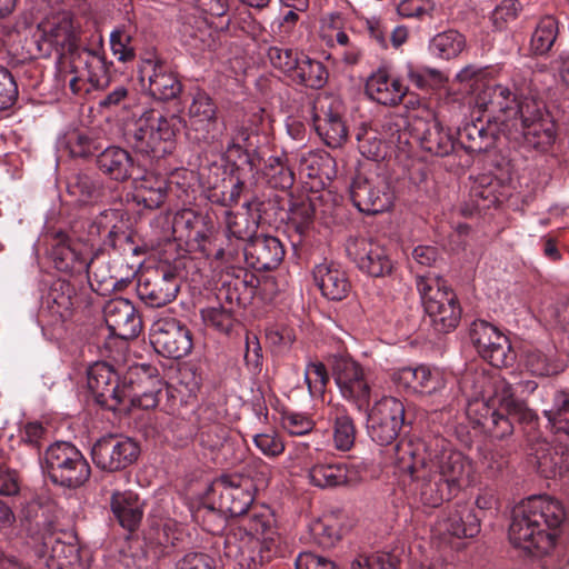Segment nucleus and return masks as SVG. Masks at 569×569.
Listing matches in <instances>:
<instances>
[{
  "label": "nucleus",
  "instance_id": "nucleus-1",
  "mask_svg": "<svg viewBox=\"0 0 569 569\" xmlns=\"http://www.w3.org/2000/svg\"><path fill=\"white\" fill-rule=\"evenodd\" d=\"M395 450L398 469L410 476V493L425 507L441 506L472 482V461L443 438L428 442L401 440Z\"/></svg>",
  "mask_w": 569,
  "mask_h": 569
},
{
  "label": "nucleus",
  "instance_id": "nucleus-2",
  "mask_svg": "<svg viewBox=\"0 0 569 569\" xmlns=\"http://www.w3.org/2000/svg\"><path fill=\"white\" fill-rule=\"evenodd\" d=\"M183 127L187 137L196 142L209 143L218 138V106L209 93L197 90L191 96L187 120L179 114H142L134 123L130 141L140 152L162 157L171 151L173 141Z\"/></svg>",
  "mask_w": 569,
  "mask_h": 569
},
{
  "label": "nucleus",
  "instance_id": "nucleus-3",
  "mask_svg": "<svg viewBox=\"0 0 569 569\" xmlns=\"http://www.w3.org/2000/svg\"><path fill=\"white\" fill-rule=\"evenodd\" d=\"M33 41L40 57L52 53H70V69L73 77L69 87L74 94L101 90L109 86L110 77L103 52L99 49L78 48V27L69 11H59L44 17L33 33Z\"/></svg>",
  "mask_w": 569,
  "mask_h": 569
},
{
  "label": "nucleus",
  "instance_id": "nucleus-4",
  "mask_svg": "<svg viewBox=\"0 0 569 569\" xmlns=\"http://www.w3.org/2000/svg\"><path fill=\"white\" fill-rule=\"evenodd\" d=\"M276 520L268 508H253L239 520L226 539V555L241 569L269 561L278 550Z\"/></svg>",
  "mask_w": 569,
  "mask_h": 569
},
{
  "label": "nucleus",
  "instance_id": "nucleus-5",
  "mask_svg": "<svg viewBox=\"0 0 569 569\" xmlns=\"http://www.w3.org/2000/svg\"><path fill=\"white\" fill-rule=\"evenodd\" d=\"M467 416L496 438L512 433L513 427L509 417L519 421L533 419L532 411L525 401L515 398L512 386L505 379H497L493 382V393L489 398L470 400Z\"/></svg>",
  "mask_w": 569,
  "mask_h": 569
},
{
  "label": "nucleus",
  "instance_id": "nucleus-6",
  "mask_svg": "<svg viewBox=\"0 0 569 569\" xmlns=\"http://www.w3.org/2000/svg\"><path fill=\"white\" fill-rule=\"evenodd\" d=\"M501 134L526 149L546 151L556 140V128L543 106L525 97L517 117L505 121Z\"/></svg>",
  "mask_w": 569,
  "mask_h": 569
},
{
  "label": "nucleus",
  "instance_id": "nucleus-7",
  "mask_svg": "<svg viewBox=\"0 0 569 569\" xmlns=\"http://www.w3.org/2000/svg\"><path fill=\"white\" fill-rule=\"evenodd\" d=\"M416 282L433 328L439 332L453 330L461 318V308L455 292L448 288L441 277L435 273L419 274Z\"/></svg>",
  "mask_w": 569,
  "mask_h": 569
},
{
  "label": "nucleus",
  "instance_id": "nucleus-8",
  "mask_svg": "<svg viewBox=\"0 0 569 569\" xmlns=\"http://www.w3.org/2000/svg\"><path fill=\"white\" fill-rule=\"evenodd\" d=\"M42 468L53 483L70 489L83 486L91 475L90 465L81 451L67 441L48 447Z\"/></svg>",
  "mask_w": 569,
  "mask_h": 569
},
{
  "label": "nucleus",
  "instance_id": "nucleus-9",
  "mask_svg": "<svg viewBox=\"0 0 569 569\" xmlns=\"http://www.w3.org/2000/svg\"><path fill=\"white\" fill-rule=\"evenodd\" d=\"M405 405L395 397H382L375 402L367 418L368 435L380 446L392 443L405 425Z\"/></svg>",
  "mask_w": 569,
  "mask_h": 569
},
{
  "label": "nucleus",
  "instance_id": "nucleus-10",
  "mask_svg": "<svg viewBox=\"0 0 569 569\" xmlns=\"http://www.w3.org/2000/svg\"><path fill=\"white\" fill-rule=\"evenodd\" d=\"M150 341L158 353L171 359L188 356L193 347L191 331L171 316H160L153 321Z\"/></svg>",
  "mask_w": 569,
  "mask_h": 569
},
{
  "label": "nucleus",
  "instance_id": "nucleus-11",
  "mask_svg": "<svg viewBox=\"0 0 569 569\" xmlns=\"http://www.w3.org/2000/svg\"><path fill=\"white\" fill-rule=\"evenodd\" d=\"M523 98L517 96L509 87L501 83L488 82L477 92L475 106L487 113L486 122H495L497 130L502 133V127L508 119H515Z\"/></svg>",
  "mask_w": 569,
  "mask_h": 569
},
{
  "label": "nucleus",
  "instance_id": "nucleus-12",
  "mask_svg": "<svg viewBox=\"0 0 569 569\" xmlns=\"http://www.w3.org/2000/svg\"><path fill=\"white\" fill-rule=\"evenodd\" d=\"M509 539L515 547L536 555H549L557 549L556 535L547 532L520 505L513 510Z\"/></svg>",
  "mask_w": 569,
  "mask_h": 569
},
{
  "label": "nucleus",
  "instance_id": "nucleus-13",
  "mask_svg": "<svg viewBox=\"0 0 569 569\" xmlns=\"http://www.w3.org/2000/svg\"><path fill=\"white\" fill-rule=\"evenodd\" d=\"M140 455L139 443L129 437L107 436L94 442L91 458L94 466L106 472H116L133 465Z\"/></svg>",
  "mask_w": 569,
  "mask_h": 569
},
{
  "label": "nucleus",
  "instance_id": "nucleus-14",
  "mask_svg": "<svg viewBox=\"0 0 569 569\" xmlns=\"http://www.w3.org/2000/svg\"><path fill=\"white\" fill-rule=\"evenodd\" d=\"M350 197L355 207L367 214L387 211L395 199L388 181L379 174L357 176L350 186Z\"/></svg>",
  "mask_w": 569,
  "mask_h": 569
},
{
  "label": "nucleus",
  "instance_id": "nucleus-15",
  "mask_svg": "<svg viewBox=\"0 0 569 569\" xmlns=\"http://www.w3.org/2000/svg\"><path fill=\"white\" fill-rule=\"evenodd\" d=\"M332 375L345 399L352 401L359 410L368 406L371 390L369 377L357 361L347 357H336Z\"/></svg>",
  "mask_w": 569,
  "mask_h": 569
},
{
  "label": "nucleus",
  "instance_id": "nucleus-16",
  "mask_svg": "<svg viewBox=\"0 0 569 569\" xmlns=\"http://www.w3.org/2000/svg\"><path fill=\"white\" fill-rule=\"evenodd\" d=\"M470 338L480 356L493 367H507L515 360L509 339L491 323L478 320L471 325Z\"/></svg>",
  "mask_w": 569,
  "mask_h": 569
},
{
  "label": "nucleus",
  "instance_id": "nucleus-17",
  "mask_svg": "<svg viewBox=\"0 0 569 569\" xmlns=\"http://www.w3.org/2000/svg\"><path fill=\"white\" fill-rule=\"evenodd\" d=\"M348 256L357 267L371 277H383L392 271V261L379 242L367 238H356L347 244Z\"/></svg>",
  "mask_w": 569,
  "mask_h": 569
},
{
  "label": "nucleus",
  "instance_id": "nucleus-18",
  "mask_svg": "<svg viewBox=\"0 0 569 569\" xmlns=\"http://www.w3.org/2000/svg\"><path fill=\"white\" fill-rule=\"evenodd\" d=\"M88 387L99 403L116 409L127 397V386L119 385L118 375L106 362H96L88 370Z\"/></svg>",
  "mask_w": 569,
  "mask_h": 569
},
{
  "label": "nucleus",
  "instance_id": "nucleus-19",
  "mask_svg": "<svg viewBox=\"0 0 569 569\" xmlns=\"http://www.w3.org/2000/svg\"><path fill=\"white\" fill-rule=\"evenodd\" d=\"M219 509L231 517H242L249 512L254 500V487L250 479L222 477L220 480Z\"/></svg>",
  "mask_w": 569,
  "mask_h": 569
},
{
  "label": "nucleus",
  "instance_id": "nucleus-20",
  "mask_svg": "<svg viewBox=\"0 0 569 569\" xmlns=\"http://www.w3.org/2000/svg\"><path fill=\"white\" fill-rule=\"evenodd\" d=\"M103 317L110 333L121 339L136 338L142 321L134 306L123 298L111 299L104 305Z\"/></svg>",
  "mask_w": 569,
  "mask_h": 569
},
{
  "label": "nucleus",
  "instance_id": "nucleus-21",
  "mask_svg": "<svg viewBox=\"0 0 569 569\" xmlns=\"http://www.w3.org/2000/svg\"><path fill=\"white\" fill-rule=\"evenodd\" d=\"M480 530L478 517L466 505L448 509L435 523L433 531L447 540L449 538H471Z\"/></svg>",
  "mask_w": 569,
  "mask_h": 569
},
{
  "label": "nucleus",
  "instance_id": "nucleus-22",
  "mask_svg": "<svg viewBox=\"0 0 569 569\" xmlns=\"http://www.w3.org/2000/svg\"><path fill=\"white\" fill-rule=\"evenodd\" d=\"M179 289V280L174 273L162 271L143 277L138 284V295L146 305L160 308L173 301Z\"/></svg>",
  "mask_w": 569,
  "mask_h": 569
},
{
  "label": "nucleus",
  "instance_id": "nucleus-23",
  "mask_svg": "<svg viewBox=\"0 0 569 569\" xmlns=\"http://www.w3.org/2000/svg\"><path fill=\"white\" fill-rule=\"evenodd\" d=\"M243 256L249 267L266 271L279 266L284 257V249L278 238L260 234L243 246Z\"/></svg>",
  "mask_w": 569,
  "mask_h": 569
},
{
  "label": "nucleus",
  "instance_id": "nucleus-24",
  "mask_svg": "<svg viewBox=\"0 0 569 569\" xmlns=\"http://www.w3.org/2000/svg\"><path fill=\"white\" fill-rule=\"evenodd\" d=\"M392 379L405 389L428 395L437 392L446 386L443 372L427 366L403 367L393 372Z\"/></svg>",
  "mask_w": 569,
  "mask_h": 569
},
{
  "label": "nucleus",
  "instance_id": "nucleus-25",
  "mask_svg": "<svg viewBox=\"0 0 569 569\" xmlns=\"http://www.w3.org/2000/svg\"><path fill=\"white\" fill-rule=\"evenodd\" d=\"M408 92L397 77H391L386 69H378L369 76L366 82L367 96L383 106L396 107L400 104Z\"/></svg>",
  "mask_w": 569,
  "mask_h": 569
},
{
  "label": "nucleus",
  "instance_id": "nucleus-26",
  "mask_svg": "<svg viewBox=\"0 0 569 569\" xmlns=\"http://www.w3.org/2000/svg\"><path fill=\"white\" fill-rule=\"evenodd\" d=\"M133 180L132 200L137 206L146 209L159 208L167 196V180L164 177L152 171L136 172Z\"/></svg>",
  "mask_w": 569,
  "mask_h": 569
},
{
  "label": "nucleus",
  "instance_id": "nucleus-27",
  "mask_svg": "<svg viewBox=\"0 0 569 569\" xmlns=\"http://www.w3.org/2000/svg\"><path fill=\"white\" fill-rule=\"evenodd\" d=\"M313 280L323 297L340 301L351 289L346 271L336 262L323 261L313 268Z\"/></svg>",
  "mask_w": 569,
  "mask_h": 569
},
{
  "label": "nucleus",
  "instance_id": "nucleus-28",
  "mask_svg": "<svg viewBox=\"0 0 569 569\" xmlns=\"http://www.w3.org/2000/svg\"><path fill=\"white\" fill-rule=\"evenodd\" d=\"M309 482L321 489L348 486L358 481L357 471L343 462L322 461L308 471Z\"/></svg>",
  "mask_w": 569,
  "mask_h": 569
},
{
  "label": "nucleus",
  "instance_id": "nucleus-29",
  "mask_svg": "<svg viewBox=\"0 0 569 569\" xmlns=\"http://www.w3.org/2000/svg\"><path fill=\"white\" fill-rule=\"evenodd\" d=\"M159 378L148 376L147 370L141 367L130 372V386H127V397L132 407L152 409L159 402L161 390Z\"/></svg>",
  "mask_w": 569,
  "mask_h": 569
},
{
  "label": "nucleus",
  "instance_id": "nucleus-30",
  "mask_svg": "<svg viewBox=\"0 0 569 569\" xmlns=\"http://www.w3.org/2000/svg\"><path fill=\"white\" fill-rule=\"evenodd\" d=\"M99 170L114 181H126L141 172V167L136 162L129 151L120 147H109L97 158Z\"/></svg>",
  "mask_w": 569,
  "mask_h": 569
},
{
  "label": "nucleus",
  "instance_id": "nucleus-31",
  "mask_svg": "<svg viewBox=\"0 0 569 569\" xmlns=\"http://www.w3.org/2000/svg\"><path fill=\"white\" fill-rule=\"evenodd\" d=\"M520 506L525 512L533 517L547 532L557 536V529L563 522L566 513L561 502L546 495L532 496L522 501Z\"/></svg>",
  "mask_w": 569,
  "mask_h": 569
},
{
  "label": "nucleus",
  "instance_id": "nucleus-32",
  "mask_svg": "<svg viewBox=\"0 0 569 569\" xmlns=\"http://www.w3.org/2000/svg\"><path fill=\"white\" fill-rule=\"evenodd\" d=\"M110 507L120 526L133 531L142 520L143 502L132 490H114L110 498Z\"/></svg>",
  "mask_w": 569,
  "mask_h": 569
},
{
  "label": "nucleus",
  "instance_id": "nucleus-33",
  "mask_svg": "<svg viewBox=\"0 0 569 569\" xmlns=\"http://www.w3.org/2000/svg\"><path fill=\"white\" fill-rule=\"evenodd\" d=\"M337 107L331 103L322 114H316L313 118L318 136L331 148L340 147L348 137L347 127Z\"/></svg>",
  "mask_w": 569,
  "mask_h": 569
},
{
  "label": "nucleus",
  "instance_id": "nucleus-34",
  "mask_svg": "<svg viewBox=\"0 0 569 569\" xmlns=\"http://www.w3.org/2000/svg\"><path fill=\"white\" fill-rule=\"evenodd\" d=\"M181 537L179 523L173 519H163L153 523L146 533L147 547L159 558L169 552Z\"/></svg>",
  "mask_w": 569,
  "mask_h": 569
},
{
  "label": "nucleus",
  "instance_id": "nucleus-35",
  "mask_svg": "<svg viewBox=\"0 0 569 569\" xmlns=\"http://www.w3.org/2000/svg\"><path fill=\"white\" fill-rule=\"evenodd\" d=\"M148 80L150 94L159 100L174 99L182 90V84L176 73L163 63H153L151 66Z\"/></svg>",
  "mask_w": 569,
  "mask_h": 569
},
{
  "label": "nucleus",
  "instance_id": "nucleus-36",
  "mask_svg": "<svg viewBox=\"0 0 569 569\" xmlns=\"http://www.w3.org/2000/svg\"><path fill=\"white\" fill-rule=\"evenodd\" d=\"M28 511L32 513L36 526L51 536L59 529L62 510L48 496H38L28 503Z\"/></svg>",
  "mask_w": 569,
  "mask_h": 569
},
{
  "label": "nucleus",
  "instance_id": "nucleus-37",
  "mask_svg": "<svg viewBox=\"0 0 569 569\" xmlns=\"http://www.w3.org/2000/svg\"><path fill=\"white\" fill-rule=\"evenodd\" d=\"M498 179L490 174L478 176L470 187V200L475 210L482 211L500 203L505 199Z\"/></svg>",
  "mask_w": 569,
  "mask_h": 569
},
{
  "label": "nucleus",
  "instance_id": "nucleus-38",
  "mask_svg": "<svg viewBox=\"0 0 569 569\" xmlns=\"http://www.w3.org/2000/svg\"><path fill=\"white\" fill-rule=\"evenodd\" d=\"M525 367L533 376L549 377L565 370L566 362L561 359L553 347L545 350L535 349L526 352Z\"/></svg>",
  "mask_w": 569,
  "mask_h": 569
},
{
  "label": "nucleus",
  "instance_id": "nucleus-39",
  "mask_svg": "<svg viewBox=\"0 0 569 569\" xmlns=\"http://www.w3.org/2000/svg\"><path fill=\"white\" fill-rule=\"evenodd\" d=\"M458 141L469 152H483L495 144L496 131L478 118L458 130Z\"/></svg>",
  "mask_w": 569,
  "mask_h": 569
},
{
  "label": "nucleus",
  "instance_id": "nucleus-40",
  "mask_svg": "<svg viewBox=\"0 0 569 569\" xmlns=\"http://www.w3.org/2000/svg\"><path fill=\"white\" fill-rule=\"evenodd\" d=\"M299 172L310 179H332L336 176V160L326 151H308L299 159Z\"/></svg>",
  "mask_w": 569,
  "mask_h": 569
},
{
  "label": "nucleus",
  "instance_id": "nucleus-41",
  "mask_svg": "<svg viewBox=\"0 0 569 569\" xmlns=\"http://www.w3.org/2000/svg\"><path fill=\"white\" fill-rule=\"evenodd\" d=\"M242 208L243 211L237 213L226 211V226L229 236L247 243L256 237L259 216L251 212L250 202H246Z\"/></svg>",
  "mask_w": 569,
  "mask_h": 569
},
{
  "label": "nucleus",
  "instance_id": "nucleus-42",
  "mask_svg": "<svg viewBox=\"0 0 569 569\" xmlns=\"http://www.w3.org/2000/svg\"><path fill=\"white\" fill-rule=\"evenodd\" d=\"M332 422V440L339 451H349L356 440L357 429L352 417L345 408L336 407L330 413Z\"/></svg>",
  "mask_w": 569,
  "mask_h": 569
},
{
  "label": "nucleus",
  "instance_id": "nucleus-43",
  "mask_svg": "<svg viewBox=\"0 0 569 569\" xmlns=\"http://www.w3.org/2000/svg\"><path fill=\"white\" fill-rule=\"evenodd\" d=\"M328 77V70L322 62L303 53L291 80L309 88L320 89L327 83Z\"/></svg>",
  "mask_w": 569,
  "mask_h": 569
},
{
  "label": "nucleus",
  "instance_id": "nucleus-44",
  "mask_svg": "<svg viewBox=\"0 0 569 569\" xmlns=\"http://www.w3.org/2000/svg\"><path fill=\"white\" fill-rule=\"evenodd\" d=\"M536 463L538 471L546 478L561 476L569 468L565 452L549 445H543L536 451Z\"/></svg>",
  "mask_w": 569,
  "mask_h": 569
},
{
  "label": "nucleus",
  "instance_id": "nucleus-45",
  "mask_svg": "<svg viewBox=\"0 0 569 569\" xmlns=\"http://www.w3.org/2000/svg\"><path fill=\"white\" fill-rule=\"evenodd\" d=\"M465 48L466 39L456 30H448L436 34L429 44V50L432 54L447 60L458 57Z\"/></svg>",
  "mask_w": 569,
  "mask_h": 569
},
{
  "label": "nucleus",
  "instance_id": "nucleus-46",
  "mask_svg": "<svg viewBox=\"0 0 569 569\" xmlns=\"http://www.w3.org/2000/svg\"><path fill=\"white\" fill-rule=\"evenodd\" d=\"M68 193L74 199V202L89 204L101 197V186L93 177L79 173L68 182Z\"/></svg>",
  "mask_w": 569,
  "mask_h": 569
},
{
  "label": "nucleus",
  "instance_id": "nucleus-47",
  "mask_svg": "<svg viewBox=\"0 0 569 569\" xmlns=\"http://www.w3.org/2000/svg\"><path fill=\"white\" fill-rule=\"evenodd\" d=\"M266 54L272 68L291 79L303 53L287 46L273 44L268 47Z\"/></svg>",
  "mask_w": 569,
  "mask_h": 569
},
{
  "label": "nucleus",
  "instance_id": "nucleus-48",
  "mask_svg": "<svg viewBox=\"0 0 569 569\" xmlns=\"http://www.w3.org/2000/svg\"><path fill=\"white\" fill-rule=\"evenodd\" d=\"M558 22L551 17L542 18L531 37L530 47L536 54L547 53L553 46L558 36Z\"/></svg>",
  "mask_w": 569,
  "mask_h": 569
},
{
  "label": "nucleus",
  "instance_id": "nucleus-49",
  "mask_svg": "<svg viewBox=\"0 0 569 569\" xmlns=\"http://www.w3.org/2000/svg\"><path fill=\"white\" fill-rule=\"evenodd\" d=\"M421 143L425 150L439 157L447 156L453 150L451 136L437 121L429 124Z\"/></svg>",
  "mask_w": 569,
  "mask_h": 569
},
{
  "label": "nucleus",
  "instance_id": "nucleus-50",
  "mask_svg": "<svg viewBox=\"0 0 569 569\" xmlns=\"http://www.w3.org/2000/svg\"><path fill=\"white\" fill-rule=\"evenodd\" d=\"M543 413L555 432L569 435V393L557 392L551 408Z\"/></svg>",
  "mask_w": 569,
  "mask_h": 569
},
{
  "label": "nucleus",
  "instance_id": "nucleus-51",
  "mask_svg": "<svg viewBox=\"0 0 569 569\" xmlns=\"http://www.w3.org/2000/svg\"><path fill=\"white\" fill-rule=\"evenodd\" d=\"M309 531L315 542L323 548H331L340 539V529L331 516L312 521Z\"/></svg>",
  "mask_w": 569,
  "mask_h": 569
},
{
  "label": "nucleus",
  "instance_id": "nucleus-52",
  "mask_svg": "<svg viewBox=\"0 0 569 569\" xmlns=\"http://www.w3.org/2000/svg\"><path fill=\"white\" fill-rule=\"evenodd\" d=\"M201 318L207 327L222 333H228L236 323L232 309L221 305L202 309Z\"/></svg>",
  "mask_w": 569,
  "mask_h": 569
},
{
  "label": "nucleus",
  "instance_id": "nucleus-53",
  "mask_svg": "<svg viewBox=\"0 0 569 569\" xmlns=\"http://www.w3.org/2000/svg\"><path fill=\"white\" fill-rule=\"evenodd\" d=\"M267 182L276 189H288L293 184L292 170L279 157H270L264 166Z\"/></svg>",
  "mask_w": 569,
  "mask_h": 569
},
{
  "label": "nucleus",
  "instance_id": "nucleus-54",
  "mask_svg": "<svg viewBox=\"0 0 569 569\" xmlns=\"http://www.w3.org/2000/svg\"><path fill=\"white\" fill-rule=\"evenodd\" d=\"M110 47L112 54L120 62H130L136 58L132 36L124 28H117L110 33Z\"/></svg>",
  "mask_w": 569,
  "mask_h": 569
},
{
  "label": "nucleus",
  "instance_id": "nucleus-55",
  "mask_svg": "<svg viewBox=\"0 0 569 569\" xmlns=\"http://www.w3.org/2000/svg\"><path fill=\"white\" fill-rule=\"evenodd\" d=\"M49 558L53 561L52 566L57 569H77L79 562L77 549L59 540H56L52 546Z\"/></svg>",
  "mask_w": 569,
  "mask_h": 569
},
{
  "label": "nucleus",
  "instance_id": "nucleus-56",
  "mask_svg": "<svg viewBox=\"0 0 569 569\" xmlns=\"http://www.w3.org/2000/svg\"><path fill=\"white\" fill-rule=\"evenodd\" d=\"M358 148L362 156L372 160H380L385 157V144L373 130H365L358 133Z\"/></svg>",
  "mask_w": 569,
  "mask_h": 569
},
{
  "label": "nucleus",
  "instance_id": "nucleus-57",
  "mask_svg": "<svg viewBox=\"0 0 569 569\" xmlns=\"http://www.w3.org/2000/svg\"><path fill=\"white\" fill-rule=\"evenodd\" d=\"M64 144L72 157H88L96 149L92 139L87 133L77 130L66 134Z\"/></svg>",
  "mask_w": 569,
  "mask_h": 569
},
{
  "label": "nucleus",
  "instance_id": "nucleus-58",
  "mask_svg": "<svg viewBox=\"0 0 569 569\" xmlns=\"http://www.w3.org/2000/svg\"><path fill=\"white\" fill-rule=\"evenodd\" d=\"M329 380L327 369L321 362H310L305 370V381L311 396L321 395Z\"/></svg>",
  "mask_w": 569,
  "mask_h": 569
},
{
  "label": "nucleus",
  "instance_id": "nucleus-59",
  "mask_svg": "<svg viewBox=\"0 0 569 569\" xmlns=\"http://www.w3.org/2000/svg\"><path fill=\"white\" fill-rule=\"evenodd\" d=\"M281 423L283 429L292 436L307 435L315 427V422L309 416L293 411L284 412L281 418Z\"/></svg>",
  "mask_w": 569,
  "mask_h": 569
},
{
  "label": "nucleus",
  "instance_id": "nucleus-60",
  "mask_svg": "<svg viewBox=\"0 0 569 569\" xmlns=\"http://www.w3.org/2000/svg\"><path fill=\"white\" fill-rule=\"evenodd\" d=\"M253 443L267 457H278L286 448L282 438L272 430L257 433Z\"/></svg>",
  "mask_w": 569,
  "mask_h": 569
},
{
  "label": "nucleus",
  "instance_id": "nucleus-61",
  "mask_svg": "<svg viewBox=\"0 0 569 569\" xmlns=\"http://www.w3.org/2000/svg\"><path fill=\"white\" fill-rule=\"evenodd\" d=\"M351 569H396L389 553L359 555L351 562Z\"/></svg>",
  "mask_w": 569,
  "mask_h": 569
},
{
  "label": "nucleus",
  "instance_id": "nucleus-62",
  "mask_svg": "<svg viewBox=\"0 0 569 569\" xmlns=\"http://www.w3.org/2000/svg\"><path fill=\"white\" fill-rule=\"evenodd\" d=\"M51 257L56 262V267L60 270H68L73 268V260L76 258L74 250L68 243L66 236H58L56 244L52 247Z\"/></svg>",
  "mask_w": 569,
  "mask_h": 569
},
{
  "label": "nucleus",
  "instance_id": "nucleus-63",
  "mask_svg": "<svg viewBox=\"0 0 569 569\" xmlns=\"http://www.w3.org/2000/svg\"><path fill=\"white\" fill-rule=\"evenodd\" d=\"M18 97V88L11 73L0 66V110L10 108Z\"/></svg>",
  "mask_w": 569,
  "mask_h": 569
},
{
  "label": "nucleus",
  "instance_id": "nucleus-64",
  "mask_svg": "<svg viewBox=\"0 0 569 569\" xmlns=\"http://www.w3.org/2000/svg\"><path fill=\"white\" fill-rule=\"evenodd\" d=\"M315 209L310 201H301L296 203L290 210V220L296 226L299 233L305 232L312 222Z\"/></svg>",
  "mask_w": 569,
  "mask_h": 569
}]
</instances>
